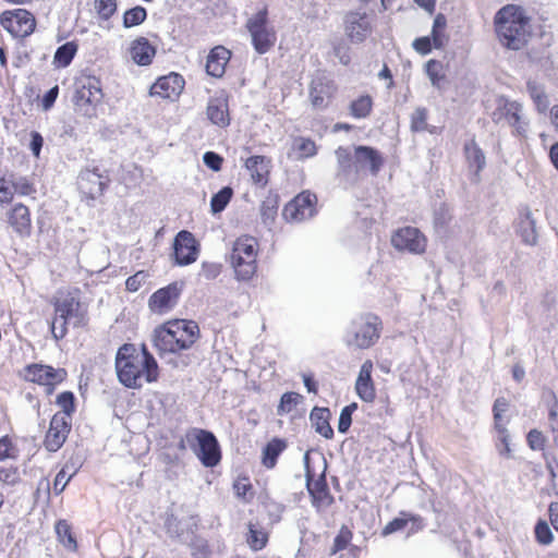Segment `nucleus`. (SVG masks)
<instances>
[{
	"label": "nucleus",
	"mask_w": 558,
	"mask_h": 558,
	"mask_svg": "<svg viewBox=\"0 0 558 558\" xmlns=\"http://www.w3.org/2000/svg\"><path fill=\"white\" fill-rule=\"evenodd\" d=\"M412 46L418 53L423 56L428 54L432 51V48L434 47L429 36L416 38L413 41Z\"/></svg>",
	"instance_id": "obj_60"
},
{
	"label": "nucleus",
	"mask_w": 558,
	"mask_h": 558,
	"mask_svg": "<svg viewBox=\"0 0 558 558\" xmlns=\"http://www.w3.org/2000/svg\"><path fill=\"white\" fill-rule=\"evenodd\" d=\"M526 440H527L530 448L533 451H539V450L544 449L545 437L539 430H537V429L530 430V433L526 436Z\"/></svg>",
	"instance_id": "obj_58"
},
{
	"label": "nucleus",
	"mask_w": 558,
	"mask_h": 558,
	"mask_svg": "<svg viewBox=\"0 0 558 558\" xmlns=\"http://www.w3.org/2000/svg\"><path fill=\"white\" fill-rule=\"evenodd\" d=\"M508 409V402L504 398L496 399L493 412H494V420H495V428L497 432V441H499L506 451V453L511 452L510 442H509V434L507 432V428L502 424V413H505Z\"/></svg>",
	"instance_id": "obj_31"
},
{
	"label": "nucleus",
	"mask_w": 558,
	"mask_h": 558,
	"mask_svg": "<svg viewBox=\"0 0 558 558\" xmlns=\"http://www.w3.org/2000/svg\"><path fill=\"white\" fill-rule=\"evenodd\" d=\"M95 10L100 19L109 20L117 10V0H95Z\"/></svg>",
	"instance_id": "obj_54"
},
{
	"label": "nucleus",
	"mask_w": 558,
	"mask_h": 558,
	"mask_svg": "<svg viewBox=\"0 0 558 558\" xmlns=\"http://www.w3.org/2000/svg\"><path fill=\"white\" fill-rule=\"evenodd\" d=\"M148 278V274L141 270L134 274L133 276L129 277L125 281V287L128 291L136 292L138 291L142 286L146 282Z\"/></svg>",
	"instance_id": "obj_57"
},
{
	"label": "nucleus",
	"mask_w": 558,
	"mask_h": 558,
	"mask_svg": "<svg viewBox=\"0 0 558 558\" xmlns=\"http://www.w3.org/2000/svg\"><path fill=\"white\" fill-rule=\"evenodd\" d=\"M373 363L365 361L355 381V391L361 400L373 402L376 398V390L372 379Z\"/></svg>",
	"instance_id": "obj_27"
},
{
	"label": "nucleus",
	"mask_w": 558,
	"mask_h": 558,
	"mask_svg": "<svg viewBox=\"0 0 558 558\" xmlns=\"http://www.w3.org/2000/svg\"><path fill=\"white\" fill-rule=\"evenodd\" d=\"M347 36L353 43L364 41L372 33L371 22L366 12L350 11L344 16Z\"/></svg>",
	"instance_id": "obj_19"
},
{
	"label": "nucleus",
	"mask_w": 558,
	"mask_h": 558,
	"mask_svg": "<svg viewBox=\"0 0 558 558\" xmlns=\"http://www.w3.org/2000/svg\"><path fill=\"white\" fill-rule=\"evenodd\" d=\"M71 420L66 415L56 413L50 422V427L46 435V447L50 452H56L64 442L68 433L70 432Z\"/></svg>",
	"instance_id": "obj_21"
},
{
	"label": "nucleus",
	"mask_w": 558,
	"mask_h": 558,
	"mask_svg": "<svg viewBox=\"0 0 558 558\" xmlns=\"http://www.w3.org/2000/svg\"><path fill=\"white\" fill-rule=\"evenodd\" d=\"M515 231L524 244L536 245L538 239L536 219L529 208L520 210Z\"/></svg>",
	"instance_id": "obj_25"
},
{
	"label": "nucleus",
	"mask_w": 558,
	"mask_h": 558,
	"mask_svg": "<svg viewBox=\"0 0 558 558\" xmlns=\"http://www.w3.org/2000/svg\"><path fill=\"white\" fill-rule=\"evenodd\" d=\"M116 371L119 381L128 388H141L143 383L158 379V364L145 347L137 350L125 343L117 352Z\"/></svg>",
	"instance_id": "obj_1"
},
{
	"label": "nucleus",
	"mask_w": 558,
	"mask_h": 558,
	"mask_svg": "<svg viewBox=\"0 0 558 558\" xmlns=\"http://www.w3.org/2000/svg\"><path fill=\"white\" fill-rule=\"evenodd\" d=\"M315 203L316 195L302 192L284 206L282 216L289 222H302L315 215Z\"/></svg>",
	"instance_id": "obj_11"
},
{
	"label": "nucleus",
	"mask_w": 558,
	"mask_h": 558,
	"mask_svg": "<svg viewBox=\"0 0 558 558\" xmlns=\"http://www.w3.org/2000/svg\"><path fill=\"white\" fill-rule=\"evenodd\" d=\"M15 456H0V482L14 486L21 481L20 468L14 461Z\"/></svg>",
	"instance_id": "obj_33"
},
{
	"label": "nucleus",
	"mask_w": 558,
	"mask_h": 558,
	"mask_svg": "<svg viewBox=\"0 0 558 558\" xmlns=\"http://www.w3.org/2000/svg\"><path fill=\"white\" fill-rule=\"evenodd\" d=\"M337 93L333 80L325 73H317L310 85V100L315 109L327 108Z\"/></svg>",
	"instance_id": "obj_12"
},
{
	"label": "nucleus",
	"mask_w": 558,
	"mask_h": 558,
	"mask_svg": "<svg viewBox=\"0 0 558 558\" xmlns=\"http://www.w3.org/2000/svg\"><path fill=\"white\" fill-rule=\"evenodd\" d=\"M373 108V99L369 95H362L350 105V113L355 119H364L369 116Z\"/></svg>",
	"instance_id": "obj_42"
},
{
	"label": "nucleus",
	"mask_w": 558,
	"mask_h": 558,
	"mask_svg": "<svg viewBox=\"0 0 558 558\" xmlns=\"http://www.w3.org/2000/svg\"><path fill=\"white\" fill-rule=\"evenodd\" d=\"M430 40L434 48L441 49L445 47L448 38L444 31L432 29Z\"/></svg>",
	"instance_id": "obj_64"
},
{
	"label": "nucleus",
	"mask_w": 558,
	"mask_h": 558,
	"mask_svg": "<svg viewBox=\"0 0 558 558\" xmlns=\"http://www.w3.org/2000/svg\"><path fill=\"white\" fill-rule=\"evenodd\" d=\"M257 241L253 236H240L235 240L231 253V265L238 280L247 281L257 269Z\"/></svg>",
	"instance_id": "obj_5"
},
{
	"label": "nucleus",
	"mask_w": 558,
	"mask_h": 558,
	"mask_svg": "<svg viewBox=\"0 0 558 558\" xmlns=\"http://www.w3.org/2000/svg\"><path fill=\"white\" fill-rule=\"evenodd\" d=\"M293 148L300 159L313 157L317 153L315 142L305 137L295 138Z\"/></svg>",
	"instance_id": "obj_47"
},
{
	"label": "nucleus",
	"mask_w": 558,
	"mask_h": 558,
	"mask_svg": "<svg viewBox=\"0 0 558 558\" xmlns=\"http://www.w3.org/2000/svg\"><path fill=\"white\" fill-rule=\"evenodd\" d=\"M13 189L21 195H31L35 192L33 184L26 178H19L13 182Z\"/></svg>",
	"instance_id": "obj_61"
},
{
	"label": "nucleus",
	"mask_w": 558,
	"mask_h": 558,
	"mask_svg": "<svg viewBox=\"0 0 558 558\" xmlns=\"http://www.w3.org/2000/svg\"><path fill=\"white\" fill-rule=\"evenodd\" d=\"M109 179L98 168H86L77 177V186L87 197L95 199L102 195Z\"/></svg>",
	"instance_id": "obj_16"
},
{
	"label": "nucleus",
	"mask_w": 558,
	"mask_h": 558,
	"mask_svg": "<svg viewBox=\"0 0 558 558\" xmlns=\"http://www.w3.org/2000/svg\"><path fill=\"white\" fill-rule=\"evenodd\" d=\"M183 287V281H174L154 292L148 301L151 312L165 314L171 311L177 305Z\"/></svg>",
	"instance_id": "obj_13"
},
{
	"label": "nucleus",
	"mask_w": 558,
	"mask_h": 558,
	"mask_svg": "<svg viewBox=\"0 0 558 558\" xmlns=\"http://www.w3.org/2000/svg\"><path fill=\"white\" fill-rule=\"evenodd\" d=\"M450 220L449 210L445 206H440L434 215V222L436 227L444 228Z\"/></svg>",
	"instance_id": "obj_63"
},
{
	"label": "nucleus",
	"mask_w": 558,
	"mask_h": 558,
	"mask_svg": "<svg viewBox=\"0 0 558 558\" xmlns=\"http://www.w3.org/2000/svg\"><path fill=\"white\" fill-rule=\"evenodd\" d=\"M464 154L470 168H474L478 174L486 165V158L474 138L464 144Z\"/></svg>",
	"instance_id": "obj_38"
},
{
	"label": "nucleus",
	"mask_w": 558,
	"mask_h": 558,
	"mask_svg": "<svg viewBox=\"0 0 558 558\" xmlns=\"http://www.w3.org/2000/svg\"><path fill=\"white\" fill-rule=\"evenodd\" d=\"M357 409L356 403H351L344 407L339 416L338 430L340 433H347L352 423V413Z\"/></svg>",
	"instance_id": "obj_55"
},
{
	"label": "nucleus",
	"mask_w": 558,
	"mask_h": 558,
	"mask_svg": "<svg viewBox=\"0 0 558 558\" xmlns=\"http://www.w3.org/2000/svg\"><path fill=\"white\" fill-rule=\"evenodd\" d=\"M175 263L186 266L194 263L198 257L199 247L194 235L186 230L180 231L173 241Z\"/></svg>",
	"instance_id": "obj_17"
},
{
	"label": "nucleus",
	"mask_w": 558,
	"mask_h": 558,
	"mask_svg": "<svg viewBox=\"0 0 558 558\" xmlns=\"http://www.w3.org/2000/svg\"><path fill=\"white\" fill-rule=\"evenodd\" d=\"M184 88V80L178 73L158 78L150 87V96H159L165 99H175Z\"/></svg>",
	"instance_id": "obj_22"
},
{
	"label": "nucleus",
	"mask_w": 558,
	"mask_h": 558,
	"mask_svg": "<svg viewBox=\"0 0 558 558\" xmlns=\"http://www.w3.org/2000/svg\"><path fill=\"white\" fill-rule=\"evenodd\" d=\"M416 519L417 518L414 515L401 512L400 517L395 518L384 526L381 534L384 536H387L395 532L401 531L408 525L409 521H415Z\"/></svg>",
	"instance_id": "obj_48"
},
{
	"label": "nucleus",
	"mask_w": 558,
	"mask_h": 558,
	"mask_svg": "<svg viewBox=\"0 0 558 558\" xmlns=\"http://www.w3.org/2000/svg\"><path fill=\"white\" fill-rule=\"evenodd\" d=\"M535 539L541 545H549L554 541V535L548 523L539 519L534 527Z\"/></svg>",
	"instance_id": "obj_50"
},
{
	"label": "nucleus",
	"mask_w": 558,
	"mask_h": 558,
	"mask_svg": "<svg viewBox=\"0 0 558 558\" xmlns=\"http://www.w3.org/2000/svg\"><path fill=\"white\" fill-rule=\"evenodd\" d=\"M101 98L100 84L95 77H86L76 84L73 101L75 110L82 116L94 117L96 106L101 101Z\"/></svg>",
	"instance_id": "obj_8"
},
{
	"label": "nucleus",
	"mask_w": 558,
	"mask_h": 558,
	"mask_svg": "<svg viewBox=\"0 0 558 558\" xmlns=\"http://www.w3.org/2000/svg\"><path fill=\"white\" fill-rule=\"evenodd\" d=\"M206 114L209 121L219 128H227L230 124L228 100L222 97L210 98L207 105Z\"/></svg>",
	"instance_id": "obj_28"
},
{
	"label": "nucleus",
	"mask_w": 558,
	"mask_h": 558,
	"mask_svg": "<svg viewBox=\"0 0 558 558\" xmlns=\"http://www.w3.org/2000/svg\"><path fill=\"white\" fill-rule=\"evenodd\" d=\"M130 54L136 64L148 65L156 54V49L147 38L138 37L131 44Z\"/></svg>",
	"instance_id": "obj_32"
},
{
	"label": "nucleus",
	"mask_w": 558,
	"mask_h": 558,
	"mask_svg": "<svg viewBox=\"0 0 558 558\" xmlns=\"http://www.w3.org/2000/svg\"><path fill=\"white\" fill-rule=\"evenodd\" d=\"M495 28L500 43L512 50L521 49L530 36L529 19L521 8L508 4L495 15Z\"/></svg>",
	"instance_id": "obj_3"
},
{
	"label": "nucleus",
	"mask_w": 558,
	"mask_h": 558,
	"mask_svg": "<svg viewBox=\"0 0 558 558\" xmlns=\"http://www.w3.org/2000/svg\"><path fill=\"white\" fill-rule=\"evenodd\" d=\"M57 542L69 553H77L80 545L74 526L68 519H58L53 525Z\"/></svg>",
	"instance_id": "obj_26"
},
{
	"label": "nucleus",
	"mask_w": 558,
	"mask_h": 558,
	"mask_svg": "<svg viewBox=\"0 0 558 558\" xmlns=\"http://www.w3.org/2000/svg\"><path fill=\"white\" fill-rule=\"evenodd\" d=\"M222 265L214 262H203L199 276L206 280H214L221 274Z\"/></svg>",
	"instance_id": "obj_56"
},
{
	"label": "nucleus",
	"mask_w": 558,
	"mask_h": 558,
	"mask_svg": "<svg viewBox=\"0 0 558 558\" xmlns=\"http://www.w3.org/2000/svg\"><path fill=\"white\" fill-rule=\"evenodd\" d=\"M2 27L15 38H25L34 33L36 20L34 15L24 9L4 11L0 15Z\"/></svg>",
	"instance_id": "obj_10"
},
{
	"label": "nucleus",
	"mask_w": 558,
	"mask_h": 558,
	"mask_svg": "<svg viewBox=\"0 0 558 558\" xmlns=\"http://www.w3.org/2000/svg\"><path fill=\"white\" fill-rule=\"evenodd\" d=\"M9 223L21 234L27 233L31 228L29 210L23 204H16L10 215Z\"/></svg>",
	"instance_id": "obj_35"
},
{
	"label": "nucleus",
	"mask_w": 558,
	"mask_h": 558,
	"mask_svg": "<svg viewBox=\"0 0 558 558\" xmlns=\"http://www.w3.org/2000/svg\"><path fill=\"white\" fill-rule=\"evenodd\" d=\"M353 154L355 156V162L362 168L364 175H366L367 172L377 175L384 163L381 154L377 149L361 145L354 147Z\"/></svg>",
	"instance_id": "obj_24"
},
{
	"label": "nucleus",
	"mask_w": 558,
	"mask_h": 558,
	"mask_svg": "<svg viewBox=\"0 0 558 558\" xmlns=\"http://www.w3.org/2000/svg\"><path fill=\"white\" fill-rule=\"evenodd\" d=\"M426 73L432 85L439 88L441 81L445 78L442 63L437 60H429L426 63Z\"/></svg>",
	"instance_id": "obj_49"
},
{
	"label": "nucleus",
	"mask_w": 558,
	"mask_h": 558,
	"mask_svg": "<svg viewBox=\"0 0 558 558\" xmlns=\"http://www.w3.org/2000/svg\"><path fill=\"white\" fill-rule=\"evenodd\" d=\"M245 539L252 550L259 551L267 546L269 535L258 523L248 522Z\"/></svg>",
	"instance_id": "obj_36"
},
{
	"label": "nucleus",
	"mask_w": 558,
	"mask_h": 558,
	"mask_svg": "<svg viewBox=\"0 0 558 558\" xmlns=\"http://www.w3.org/2000/svg\"><path fill=\"white\" fill-rule=\"evenodd\" d=\"M77 45L75 43H65L64 45L58 47L53 56V63L61 68L68 66L75 57Z\"/></svg>",
	"instance_id": "obj_40"
},
{
	"label": "nucleus",
	"mask_w": 558,
	"mask_h": 558,
	"mask_svg": "<svg viewBox=\"0 0 558 558\" xmlns=\"http://www.w3.org/2000/svg\"><path fill=\"white\" fill-rule=\"evenodd\" d=\"M199 337V327L193 320L175 319L154 331V345L159 353H177L190 349Z\"/></svg>",
	"instance_id": "obj_2"
},
{
	"label": "nucleus",
	"mask_w": 558,
	"mask_h": 558,
	"mask_svg": "<svg viewBox=\"0 0 558 558\" xmlns=\"http://www.w3.org/2000/svg\"><path fill=\"white\" fill-rule=\"evenodd\" d=\"M231 52L222 47L213 48L207 57L206 72L214 77H221L225 74L226 65L230 60Z\"/></svg>",
	"instance_id": "obj_30"
},
{
	"label": "nucleus",
	"mask_w": 558,
	"mask_h": 558,
	"mask_svg": "<svg viewBox=\"0 0 558 558\" xmlns=\"http://www.w3.org/2000/svg\"><path fill=\"white\" fill-rule=\"evenodd\" d=\"M329 418L330 411L327 408L315 407L310 414V420L315 430L325 438H330L333 435Z\"/></svg>",
	"instance_id": "obj_34"
},
{
	"label": "nucleus",
	"mask_w": 558,
	"mask_h": 558,
	"mask_svg": "<svg viewBox=\"0 0 558 558\" xmlns=\"http://www.w3.org/2000/svg\"><path fill=\"white\" fill-rule=\"evenodd\" d=\"M66 377L64 368H53L49 365L32 364L25 368V378L29 381L47 386L48 392H51L53 387L62 383Z\"/></svg>",
	"instance_id": "obj_15"
},
{
	"label": "nucleus",
	"mask_w": 558,
	"mask_h": 558,
	"mask_svg": "<svg viewBox=\"0 0 558 558\" xmlns=\"http://www.w3.org/2000/svg\"><path fill=\"white\" fill-rule=\"evenodd\" d=\"M353 533L347 525H342L333 539V544L330 548V556L336 555L339 551L344 550L352 542Z\"/></svg>",
	"instance_id": "obj_44"
},
{
	"label": "nucleus",
	"mask_w": 558,
	"mask_h": 558,
	"mask_svg": "<svg viewBox=\"0 0 558 558\" xmlns=\"http://www.w3.org/2000/svg\"><path fill=\"white\" fill-rule=\"evenodd\" d=\"M81 465V462L70 459V461L62 466L53 482V490L56 495L61 494L65 489L70 480L77 473Z\"/></svg>",
	"instance_id": "obj_37"
},
{
	"label": "nucleus",
	"mask_w": 558,
	"mask_h": 558,
	"mask_svg": "<svg viewBox=\"0 0 558 558\" xmlns=\"http://www.w3.org/2000/svg\"><path fill=\"white\" fill-rule=\"evenodd\" d=\"M57 404L62 409L60 415H66L71 420L72 413L75 411V397L71 391H63L57 397Z\"/></svg>",
	"instance_id": "obj_51"
},
{
	"label": "nucleus",
	"mask_w": 558,
	"mask_h": 558,
	"mask_svg": "<svg viewBox=\"0 0 558 558\" xmlns=\"http://www.w3.org/2000/svg\"><path fill=\"white\" fill-rule=\"evenodd\" d=\"M180 450H191L193 453H220L217 437L209 430L193 427L186 430L179 442Z\"/></svg>",
	"instance_id": "obj_9"
},
{
	"label": "nucleus",
	"mask_w": 558,
	"mask_h": 558,
	"mask_svg": "<svg viewBox=\"0 0 558 558\" xmlns=\"http://www.w3.org/2000/svg\"><path fill=\"white\" fill-rule=\"evenodd\" d=\"M147 17L146 9L137 5L135 8L129 9L123 14V26L125 28H131L142 24Z\"/></svg>",
	"instance_id": "obj_45"
},
{
	"label": "nucleus",
	"mask_w": 558,
	"mask_h": 558,
	"mask_svg": "<svg viewBox=\"0 0 558 558\" xmlns=\"http://www.w3.org/2000/svg\"><path fill=\"white\" fill-rule=\"evenodd\" d=\"M307 489L312 505L318 512L326 511L333 505L335 497L330 493L324 475L317 480L310 477L307 481Z\"/></svg>",
	"instance_id": "obj_23"
},
{
	"label": "nucleus",
	"mask_w": 558,
	"mask_h": 558,
	"mask_svg": "<svg viewBox=\"0 0 558 558\" xmlns=\"http://www.w3.org/2000/svg\"><path fill=\"white\" fill-rule=\"evenodd\" d=\"M233 195V191L229 186L222 187L218 193H216L210 201L211 211L214 214L222 211L227 205L229 204L231 197Z\"/></svg>",
	"instance_id": "obj_46"
},
{
	"label": "nucleus",
	"mask_w": 558,
	"mask_h": 558,
	"mask_svg": "<svg viewBox=\"0 0 558 558\" xmlns=\"http://www.w3.org/2000/svg\"><path fill=\"white\" fill-rule=\"evenodd\" d=\"M427 109L418 107L411 116V130L413 132H423L428 128L427 124Z\"/></svg>",
	"instance_id": "obj_52"
},
{
	"label": "nucleus",
	"mask_w": 558,
	"mask_h": 558,
	"mask_svg": "<svg viewBox=\"0 0 558 558\" xmlns=\"http://www.w3.org/2000/svg\"><path fill=\"white\" fill-rule=\"evenodd\" d=\"M526 86H527V92H529L531 98L533 99L537 110L539 112H545L549 106V101L544 92L543 86H541L539 84H537L534 81H529Z\"/></svg>",
	"instance_id": "obj_43"
},
{
	"label": "nucleus",
	"mask_w": 558,
	"mask_h": 558,
	"mask_svg": "<svg viewBox=\"0 0 558 558\" xmlns=\"http://www.w3.org/2000/svg\"><path fill=\"white\" fill-rule=\"evenodd\" d=\"M278 199L276 196H268L260 206L262 221L267 228H271L275 223L278 213Z\"/></svg>",
	"instance_id": "obj_41"
},
{
	"label": "nucleus",
	"mask_w": 558,
	"mask_h": 558,
	"mask_svg": "<svg viewBox=\"0 0 558 558\" xmlns=\"http://www.w3.org/2000/svg\"><path fill=\"white\" fill-rule=\"evenodd\" d=\"M301 395L298 392H286L280 399L277 412L278 414H284L291 412L300 402Z\"/></svg>",
	"instance_id": "obj_53"
},
{
	"label": "nucleus",
	"mask_w": 558,
	"mask_h": 558,
	"mask_svg": "<svg viewBox=\"0 0 558 558\" xmlns=\"http://www.w3.org/2000/svg\"><path fill=\"white\" fill-rule=\"evenodd\" d=\"M54 317L51 322V332L56 340L65 337L68 326L75 328L87 324V307L72 292L61 295L54 303Z\"/></svg>",
	"instance_id": "obj_4"
},
{
	"label": "nucleus",
	"mask_w": 558,
	"mask_h": 558,
	"mask_svg": "<svg viewBox=\"0 0 558 558\" xmlns=\"http://www.w3.org/2000/svg\"><path fill=\"white\" fill-rule=\"evenodd\" d=\"M245 168L250 172L251 179L255 184L260 186H265L267 184L270 159L264 156H252L246 159Z\"/></svg>",
	"instance_id": "obj_29"
},
{
	"label": "nucleus",
	"mask_w": 558,
	"mask_h": 558,
	"mask_svg": "<svg viewBox=\"0 0 558 558\" xmlns=\"http://www.w3.org/2000/svg\"><path fill=\"white\" fill-rule=\"evenodd\" d=\"M493 120L497 123L505 120L514 129L518 135H524L527 131V122L523 118L522 106L517 101L504 100L493 113Z\"/></svg>",
	"instance_id": "obj_14"
},
{
	"label": "nucleus",
	"mask_w": 558,
	"mask_h": 558,
	"mask_svg": "<svg viewBox=\"0 0 558 558\" xmlns=\"http://www.w3.org/2000/svg\"><path fill=\"white\" fill-rule=\"evenodd\" d=\"M391 243L399 251H409L416 254L424 252L426 246L425 236L413 227L398 230L392 235Z\"/></svg>",
	"instance_id": "obj_20"
},
{
	"label": "nucleus",
	"mask_w": 558,
	"mask_h": 558,
	"mask_svg": "<svg viewBox=\"0 0 558 558\" xmlns=\"http://www.w3.org/2000/svg\"><path fill=\"white\" fill-rule=\"evenodd\" d=\"M286 448L287 444L284 440L280 438H274L266 445L262 453H281L286 450Z\"/></svg>",
	"instance_id": "obj_62"
},
{
	"label": "nucleus",
	"mask_w": 558,
	"mask_h": 558,
	"mask_svg": "<svg viewBox=\"0 0 558 558\" xmlns=\"http://www.w3.org/2000/svg\"><path fill=\"white\" fill-rule=\"evenodd\" d=\"M252 38V45L259 54L268 52L276 44L277 35L272 26L268 24V11L259 10L246 23Z\"/></svg>",
	"instance_id": "obj_7"
},
{
	"label": "nucleus",
	"mask_w": 558,
	"mask_h": 558,
	"mask_svg": "<svg viewBox=\"0 0 558 558\" xmlns=\"http://www.w3.org/2000/svg\"><path fill=\"white\" fill-rule=\"evenodd\" d=\"M338 162L337 177L350 184L356 183L364 175L362 168L355 162V156L345 147H338L335 151Z\"/></svg>",
	"instance_id": "obj_18"
},
{
	"label": "nucleus",
	"mask_w": 558,
	"mask_h": 558,
	"mask_svg": "<svg viewBox=\"0 0 558 558\" xmlns=\"http://www.w3.org/2000/svg\"><path fill=\"white\" fill-rule=\"evenodd\" d=\"M204 163L214 171H219L222 165V157L214 151H206L203 155Z\"/></svg>",
	"instance_id": "obj_59"
},
{
	"label": "nucleus",
	"mask_w": 558,
	"mask_h": 558,
	"mask_svg": "<svg viewBox=\"0 0 558 558\" xmlns=\"http://www.w3.org/2000/svg\"><path fill=\"white\" fill-rule=\"evenodd\" d=\"M381 322L377 316L365 315L354 319L344 335V342L356 349H367L380 337Z\"/></svg>",
	"instance_id": "obj_6"
},
{
	"label": "nucleus",
	"mask_w": 558,
	"mask_h": 558,
	"mask_svg": "<svg viewBox=\"0 0 558 558\" xmlns=\"http://www.w3.org/2000/svg\"><path fill=\"white\" fill-rule=\"evenodd\" d=\"M232 488L235 497L241 501L245 504L253 501L255 489L248 475L239 474L233 481Z\"/></svg>",
	"instance_id": "obj_39"
}]
</instances>
